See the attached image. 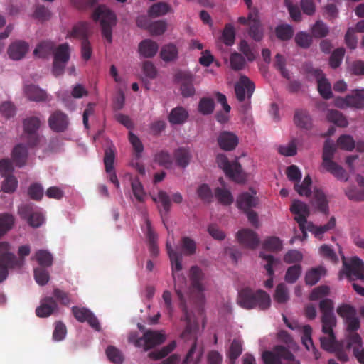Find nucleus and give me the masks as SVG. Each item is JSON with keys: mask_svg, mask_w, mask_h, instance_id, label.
Here are the masks:
<instances>
[{"mask_svg": "<svg viewBox=\"0 0 364 364\" xmlns=\"http://www.w3.org/2000/svg\"><path fill=\"white\" fill-rule=\"evenodd\" d=\"M166 250L171 264L174 291L178 297L179 307L183 314L181 320L186 322L185 329L181 336L186 339L198 326L189 311L188 306L194 305L200 308L203 305L205 275L198 266L191 267L189 275L191 287L188 289L186 277L177 273L182 269V255L173 250L168 243L166 244Z\"/></svg>", "mask_w": 364, "mask_h": 364, "instance_id": "f257e3e1", "label": "nucleus"}, {"mask_svg": "<svg viewBox=\"0 0 364 364\" xmlns=\"http://www.w3.org/2000/svg\"><path fill=\"white\" fill-rule=\"evenodd\" d=\"M333 308V301L330 299H323L319 303V309L322 314V332L326 335L320 338L321 346L323 350L329 351H334L338 347L333 331L336 325Z\"/></svg>", "mask_w": 364, "mask_h": 364, "instance_id": "f03ea898", "label": "nucleus"}, {"mask_svg": "<svg viewBox=\"0 0 364 364\" xmlns=\"http://www.w3.org/2000/svg\"><path fill=\"white\" fill-rule=\"evenodd\" d=\"M237 304L245 309L257 307L260 310H266L270 307L271 298L262 289L254 291L251 288L245 287L238 293Z\"/></svg>", "mask_w": 364, "mask_h": 364, "instance_id": "7ed1b4c3", "label": "nucleus"}, {"mask_svg": "<svg viewBox=\"0 0 364 364\" xmlns=\"http://www.w3.org/2000/svg\"><path fill=\"white\" fill-rule=\"evenodd\" d=\"M92 18L95 21H100L102 35L108 43L112 41V28L117 23L115 14L105 6H99L92 14Z\"/></svg>", "mask_w": 364, "mask_h": 364, "instance_id": "20e7f679", "label": "nucleus"}, {"mask_svg": "<svg viewBox=\"0 0 364 364\" xmlns=\"http://www.w3.org/2000/svg\"><path fill=\"white\" fill-rule=\"evenodd\" d=\"M336 151L334 143L330 139H326L323 149L322 166L338 179L347 180L345 170L333 161Z\"/></svg>", "mask_w": 364, "mask_h": 364, "instance_id": "39448f33", "label": "nucleus"}, {"mask_svg": "<svg viewBox=\"0 0 364 364\" xmlns=\"http://www.w3.org/2000/svg\"><path fill=\"white\" fill-rule=\"evenodd\" d=\"M52 73L58 77L64 73L65 68L70 58V46L68 43L55 46L53 51Z\"/></svg>", "mask_w": 364, "mask_h": 364, "instance_id": "423d86ee", "label": "nucleus"}, {"mask_svg": "<svg viewBox=\"0 0 364 364\" xmlns=\"http://www.w3.org/2000/svg\"><path fill=\"white\" fill-rule=\"evenodd\" d=\"M41 125V119L36 116L28 117L23 120V132L27 144L31 147L37 146L41 140L42 136L38 132Z\"/></svg>", "mask_w": 364, "mask_h": 364, "instance_id": "0eeeda50", "label": "nucleus"}, {"mask_svg": "<svg viewBox=\"0 0 364 364\" xmlns=\"http://www.w3.org/2000/svg\"><path fill=\"white\" fill-rule=\"evenodd\" d=\"M336 107L343 109L346 107L361 109L364 108V88L355 89L346 97H338L335 100Z\"/></svg>", "mask_w": 364, "mask_h": 364, "instance_id": "6e6552de", "label": "nucleus"}, {"mask_svg": "<svg viewBox=\"0 0 364 364\" xmlns=\"http://www.w3.org/2000/svg\"><path fill=\"white\" fill-rule=\"evenodd\" d=\"M216 161L218 166L224 171L230 178L236 182H241L244 180L242 175V166L238 161H235L231 163L227 156L223 154H218Z\"/></svg>", "mask_w": 364, "mask_h": 364, "instance_id": "1a4fd4ad", "label": "nucleus"}, {"mask_svg": "<svg viewBox=\"0 0 364 364\" xmlns=\"http://www.w3.org/2000/svg\"><path fill=\"white\" fill-rule=\"evenodd\" d=\"M338 314L342 317L347 326V331L350 333H356L360 328V323L356 316L355 309L349 304H342L337 309Z\"/></svg>", "mask_w": 364, "mask_h": 364, "instance_id": "9d476101", "label": "nucleus"}, {"mask_svg": "<svg viewBox=\"0 0 364 364\" xmlns=\"http://www.w3.org/2000/svg\"><path fill=\"white\" fill-rule=\"evenodd\" d=\"M193 80V75L188 71L179 70L174 75V81L180 85L181 95L184 97H190L194 95Z\"/></svg>", "mask_w": 364, "mask_h": 364, "instance_id": "9b49d317", "label": "nucleus"}, {"mask_svg": "<svg viewBox=\"0 0 364 364\" xmlns=\"http://www.w3.org/2000/svg\"><path fill=\"white\" fill-rule=\"evenodd\" d=\"M18 214L33 228L40 227L44 222L43 215L36 210L31 204L23 205L18 208Z\"/></svg>", "mask_w": 364, "mask_h": 364, "instance_id": "f8f14e48", "label": "nucleus"}, {"mask_svg": "<svg viewBox=\"0 0 364 364\" xmlns=\"http://www.w3.org/2000/svg\"><path fill=\"white\" fill-rule=\"evenodd\" d=\"M293 353L283 346H277L273 351L267 350L262 358L264 364H282V359H291Z\"/></svg>", "mask_w": 364, "mask_h": 364, "instance_id": "ddd939ff", "label": "nucleus"}, {"mask_svg": "<svg viewBox=\"0 0 364 364\" xmlns=\"http://www.w3.org/2000/svg\"><path fill=\"white\" fill-rule=\"evenodd\" d=\"M343 266L345 274L350 279L355 277L364 282V262L358 257H353L350 262H347L345 257L343 258Z\"/></svg>", "mask_w": 364, "mask_h": 364, "instance_id": "4468645a", "label": "nucleus"}, {"mask_svg": "<svg viewBox=\"0 0 364 364\" xmlns=\"http://www.w3.org/2000/svg\"><path fill=\"white\" fill-rule=\"evenodd\" d=\"M255 84L247 77L241 76L239 81L235 85V92L237 100L242 102L246 97L250 99L254 91Z\"/></svg>", "mask_w": 364, "mask_h": 364, "instance_id": "2eb2a0df", "label": "nucleus"}, {"mask_svg": "<svg viewBox=\"0 0 364 364\" xmlns=\"http://www.w3.org/2000/svg\"><path fill=\"white\" fill-rule=\"evenodd\" d=\"M72 313L74 317L80 323L87 322L96 331L100 330L97 318L87 308L73 306Z\"/></svg>", "mask_w": 364, "mask_h": 364, "instance_id": "dca6fc26", "label": "nucleus"}, {"mask_svg": "<svg viewBox=\"0 0 364 364\" xmlns=\"http://www.w3.org/2000/svg\"><path fill=\"white\" fill-rule=\"evenodd\" d=\"M48 126L55 132H65L69 125L68 116L60 110L53 112L48 120Z\"/></svg>", "mask_w": 364, "mask_h": 364, "instance_id": "f3484780", "label": "nucleus"}, {"mask_svg": "<svg viewBox=\"0 0 364 364\" xmlns=\"http://www.w3.org/2000/svg\"><path fill=\"white\" fill-rule=\"evenodd\" d=\"M291 212L295 215L294 220L299 226L307 223V218L310 215L309 207L307 204L299 200H294L290 207Z\"/></svg>", "mask_w": 364, "mask_h": 364, "instance_id": "a211bd4d", "label": "nucleus"}, {"mask_svg": "<svg viewBox=\"0 0 364 364\" xmlns=\"http://www.w3.org/2000/svg\"><path fill=\"white\" fill-rule=\"evenodd\" d=\"M259 257L264 262L263 266L269 277V278L264 282V287L267 289H270L273 287V277L274 274L273 268L279 264V260L274 258L272 255L264 252H260Z\"/></svg>", "mask_w": 364, "mask_h": 364, "instance_id": "6ab92c4d", "label": "nucleus"}, {"mask_svg": "<svg viewBox=\"0 0 364 364\" xmlns=\"http://www.w3.org/2000/svg\"><path fill=\"white\" fill-rule=\"evenodd\" d=\"M238 242L243 246L255 249L259 243V240L256 232L250 229H242L237 233Z\"/></svg>", "mask_w": 364, "mask_h": 364, "instance_id": "aec40b11", "label": "nucleus"}, {"mask_svg": "<svg viewBox=\"0 0 364 364\" xmlns=\"http://www.w3.org/2000/svg\"><path fill=\"white\" fill-rule=\"evenodd\" d=\"M250 191H252V193L244 192L237 198V208L243 211L255 208L258 204V198L256 196V192L252 188H250Z\"/></svg>", "mask_w": 364, "mask_h": 364, "instance_id": "412c9836", "label": "nucleus"}, {"mask_svg": "<svg viewBox=\"0 0 364 364\" xmlns=\"http://www.w3.org/2000/svg\"><path fill=\"white\" fill-rule=\"evenodd\" d=\"M58 309L56 300L52 296H46L41 299L40 306L36 309V314L38 317H48Z\"/></svg>", "mask_w": 364, "mask_h": 364, "instance_id": "4be33fe9", "label": "nucleus"}, {"mask_svg": "<svg viewBox=\"0 0 364 364\" xmlns=\"http://www.w3.org/2000/svg\"><path fill=\"white\" fill-rule=\"evenodd\" d=\"M28 43L24 41H16L10 44L7 53L9 58L14 60H19L23 58L28 51Z\"/></svg>", "mask_w": 364, "mask_h": 364, "instance_id": "5701e85b", "label": "nucleus"}, {"mask_svg": "<svg viewBox=\"0 0 364 364\" xmlns=\"http://www.w3.org/2000/svg\"><path fill=\"white\" fill-rule=\"evenodd\" d=\"M238 137L231 132L223 131L218 137V144L223 150L232 151L238 144Z\"/></svg>", "mask_w": 364, "mask_h": 364, "instance_id": "b1692460", "label": "nucleus"}, {"mask_svg": "<svg viewBox=\"0 0 364 364\" xmlns=\"http://www.w3.org/2000/svg\"><path fill=\"white\" fill-rule=\"evenodd\" d=\"M10 245L7 242H0V261L6 263L11 267H21L23 262L18 260L15 255L9 252Z\"/></svg>", "mask_w": 364, "mask_h": 364, "instance_id": "393cba45", "label": "nucleus"}, {"mask_svg": "<svg viewBox=\"0 0 364 364\" xmlns=\"http://www.w3.org/2000/svg\"><path fill=\"white\" fill-rule=\"evenodd\" d=\"M165 336L156 331L149 330L143 335V347L144 350H148L156 346L160 345L165 341Z\"/></svg>", "mask_w": 364, "mask_h": 364, "instance_id": "a878e982", "label": "nucleus"}, {"mask_svg": "<svg viewBox=\"0 0 364 364\" xmlns=\"http://www.w3.org/2000/svg\"><path fill=\"white\" fill-rule=\"evenodd\" d=\"M311 205L321 213L328 215L329 212L328 201L325 193L320 189L315 188L313 192Z\"/></svg>", "mask_w": 364, "mask_h": 364, "instance_id": "bb28decb", "label": "nucleus"}, {"mask_svg": "<svg viewBox=\"0 0 364 364\" xmlns=\"http://www.w3.org/2000/svg\"><path fill=\"white\" fill-rule=\"evenodd\" d=\"M24 93L30 101L37 102H45L48 97V95L44 90L32 84L25 86Z\"/></svg>", "mask_w": 364, "mask_h": 364, "instance_id": "cd10ccee", "label": "nucleus"}, {"mask_svg": "<svg viewBox=\"0 0 364 364\" xmlns=\"http://www.w3.org/2000/svg\"><path fill=\"white\" fill-rule=\"evenodd\" d=\"M336 226V218L334 217H331L329 221L323 225H316L311 222H309L307 225L308 231L311 232L315 237L321 240L323 237V235L328 231L333 229Z\"/></svg>", "mask_w": 364, "mask_h": 364, "instance_id": "c85d7f7f", "label": "nucleus"}, {"mask_svg": "<svg viewBox=\"0 0 364 364\" xmlns=\"http://www.w3.org/2000/svg\"><path fill=\"white\" fill-rule=\"evenodd\" d=\"M159 45L151 39H145L139 44L138 50L139 54L147 58H153L157 53Z\"/></svg>", "mask_w": 364, "mask_h": 364, "instance_id": "c756f323", "label": "nucleus"}, {"mask_svg": "<svg viewBox=\"0 0 364 364\" xmlns=\"http://www.w3.org/2000/svg\"><path fill=\"white\" fill-rule=\"evenodd\" d=\"M55 43L51 41H43L37 44L33 50V55L40 58H47L53 53Z\"/></svg>", "mask_w": 364, "mask_h": 364, "instance_id": "7c9ffc66", "label": "nucleus"}, {"mask_svg": "<svg viewBox=\"0 0 364 364\" xmlns=\"http://www.w3.org/2000/svg\"><path fill=\"white\" fill-rule=\"evenodd\" d=\"M294 122L301 129L309 130L312 127V119L306 110H296L294 114Z\"/></svg>", "mask_w": 364, "mask_h": 364, "instance_id": "2f4dec72", "label": "nucleus"}, {"mask_svg": "<svg viewBox=\"0 0 364 364\" xmlns=\"http://www.w3.org/2000/svg\"><path fill=\"white\" fill-rule=\"evenodd\" d=\"M174 159L178 166L186 168L190 163L192 155L188 147H179L174 151Z\"/></svg>", "mask_w": 364, "mask_h": 364, "instance_id": "473e14b6", "label": "nucleus"}, {"mask_svg": "<svg viewBox=\"0 0 364 364\" xmlns=\"http://www.w3.org/2000/svg\"><path fill=\"white\" fill-rule=\"evenodd\" d=\"M28 150L23 144L16 145L12 151V159L18 167H23L27 160Z\"/></svg>", "mask_w": 364, "mask_h": 364, "instance_id": "72a5a7b5", "label": "nucleus"}, {"mask_svg": "<svg viewBox=\"0 0 364 364\" xmlns=\"http://www.w3.org/2000/svg\"><path fill=\"white\" fill-rule=\"evenodd\" d=\"M326 273V269L322 267L319 266L317 267L311 268L309 271L306 272L305 275V282L307 285H315L321 278L322 276H324Z\"/></svg>", "mask_w": 364, "mask_h": 364, "instance_id": "f704fd0d", "label": "nucleus"}, {"mask_svg": "<svg viewBox=\"0 0 364 364\" xmlns=\"http://www.w3.org/2000/svg\"><path fill=\"white\" fill-rule=\"evenodd\" d=\"M188 117V112L182 107H177L171 111L168 121L172 124H181L187 120Z\"/></svg>", "mask_w": 364, "mask_h": 364, "instance_id": "c9c22d12", "label": "nucleus"}, {"mask_svg": "<svg viewBox=\"0 0 364 364\" xmlns=\"http://www.w3.org/2000/svg\"><path fill=\"white\" fill-rule=\"evenodd\" d=\"M116 158V148L114 144H110L105 149L104 164L107 173H109L114 168V163Z\"/></svg>", "mask_w": 364, "mask_h": 364, "instance_id": "e433bc0d", "label": "nucleus"}, {"mask_svg": "<svg viewBox=\"0 0 364 364\" xmlns=\"http://www.w3.org/2000/svg\"><path fill=\"white\" fill-rule=\"evenodd\" d=\"M214 195L218 201L223 205H230L234 201L231 192L225 188H215Z\"/></svg>", "mask_w": 364, "mask_h": 364, "instance_id": "4c0bfd02", "label": "nucleus"}, {"mask_svg": "<svg viewBox=\"0 0 364 364\" xmlns=\"http://www.w3.org/2000/svg\"><path fill=\"white\" fill-rule=\"evenodd\" d=\"M242 353V345L241 341L236 338L233 339L227 352V357L230 360V363L234 364Z\"/></svg>", "mask_w": 364, "mask_h": 364, "instance_id": "58836bf2", "label": "nucleus"}, {"mask_svg": "<svg viewBox=\"0 0 364 364\" xmlns=\"http://www.w3.org/2000/svg\"><path fill=\"white\" fill-rule=\"evenodd\" d=\"M160 56L164 61H173L178 57V48L173 43L165 45L161 48Z\"/></svg>", "mask_w": 364, "mask_h": 364, "instance_id": "ea45409f", "label": "nucleus"}, {"mask_svg": "<svg viewBox=\"0 0 364 364\" xmlns=\"http://www.w3.org/2000/svg\"><path fill=\"white\" fill-rule=\"evenodd\" d=\"M171 10L170 6L165 2H158L154 4L148 10V14L150 17L156 18L164 16Z\"/></svg>", "mask_w": 364, "mask_h": 364, "instance_id": "a19ab883", "label": "nucleus"}, {"mask_svg": "<svg viewBox=\"0 0 364 364\" xmlns=\"http://www.w3.org/2000/svg\"><path fill=\"white\" fill-rule=\"evenodd\" d=\"M180 247L182 252H180L182 255L191 256L196 253V243L194 240L189 237L184 236L181 240Z\"/></svg>", "mask_w": 364, "mask_h": 364, "instance_id": "79ce46f5", "label": "nucleus"}, {"mask_svg": "<svg viewBox=\"0 0 364 364\" xmlns=\"http://www.w3.org/2000/svg\"><path fill=\"white\" fill-rule=\"evenodd\" d=\"M327 119L329 122L340 127H346L348 125L346 117L341 112L336 109L328 111Z\"/></svg>", "mask_w": 364, "mask_h": 364, "instance_id": "37998d69", "label": "nucleus"}, {"mask_svg": "<svg viewBox=\"0 0 364 364\" xmlns=\"http://www.w3.org/2000/svg\"><path fill=\"white\" fill-rule=\"evenodd\" d=\"M35 259L41 266L40 267H49L52 265L53 257L47 250H39L35 253Z\"/></svg>", "mask_w": 364, "mask_h": 364, "instance_id": "c03bdc74", "label": "nucleus"}, {"mask_svg": "<svg viewBox=\"0 0 364 364\" xmlns=\"http://www.w3.org/2000/svg\"><path fill=\"white\" fill-rule=\"evenodd\" d=\"M275 34L278 39L288 41L293 37L294 29L288 24L279 25L275 28Z\"/></svg>", "mask_w": 364, "mask_h": 364, "instance_id": "a18cd8bd", "label": "nucleus"}, {"mask_svg": "<svg viewBox=\"0 0 364 364\" xmlns=\"http://www.w3.org/2000/svg\"><path fill=\"white\" fill-rule=\"evenodd\" d=\"M132 191L138 202L142 203L145 200L146 194L143 185L138 178H134L131 182Z\"/></svg>", "mask_w": 364, "mask_h": 364, "instance_id": "49530a36", "label": "nucleus"}, {"mask_svg": "<svg viewBox=\"0 0 364 364\" xmlns=\"http://www.w3.org/2000/svg\"><path fill=\"white\" fill-rule=\"evenodd\" d=\"M248 34L255 41H260L263 38V31L258 20L252 19L250 22Z\"/></svg>", "mask_w": 364, "mask_h": 364, "instance_id": "de8ad7c7", "label": "nucleus"}, {"mask_svg": "<svg viewBox=\"0 0 364 364\" xmlns=\"http://www.w3.org/2000/svg\"><path fill=\"white\" fill-rule=\"evenodd\" d=\"M14 223V218L9 213L0 214V237L5 235L11 229Z\"/></svg>", "mask_w": 364, "mask_h": 364, "instance_id": "09e8293b", "label": "nucleus"}, {"mask_svg": "<svg viewBox=\"0 0 364 364\" xmlns=\"http://www.w3.org/2000/svg\"><path fill=\"white\" fill-rule=\"evenodd\" d=\"M221 38L223 42L228 46H231L235 43V31L232 24L228 23L225 25L223 31Z\"/></svg>", "mask_w": 364, "mask_h": 364, "instance_id": "8fccbe9b", "label": "nucleus"}, {"mask_svg": "<svg viewBox=\"0 0 364 364\" xmlns=\"http://www.w3.org/2000/svg\"><path fill=\"white\" fill-rule=\"evenodd\" d=\"M317 83L318 90L322 97L326 100L332 98L333 93L331 90V85L325 76L317 81Z\"/></svg>", "mask_w": 364, "mask_h": 364, "instance_id": "3c124183", "label": "nucleus"}, {"mask_svg": "<svg viewBox=\"0 0 364 364\" xmlns=\"http://www.w3.org/2000/svg\"><path fill=\"white\" fill-rule=\"evenodd\" d=\"M176 344L175 341H172L166 346H164L160 350H154L149 353V357L153 360H159L163 358H165L168 354H169L172 350H174Z\"/></svg>", "mask_w": 364, "mask_h": 364, "instance_id": "603ef678", "label": "nucleus"}, {"mask_svg": "<svg viewBox=\"0 0 364 364\" xmlns=\"http://www.w3.org/2000/svg\"><path fill=\"white\" fill-rule=\"evenodd\" d=\"M301 274V266L300 264H295L289 267L285 274V281L289 284L295 283Z\"/></svg>", "mask_w": 364, "mask_h": 364, "instance_id": "864d4df0", "label": "nucleus"}, {"mask_svg": "<svg viewBox=\"0 0 364 364\" xmlns=\"http://www.w3.org/2000/svg\"><path fill=\"white\" fill-rule=\"evenodd\" d=\"M263 248L266 250L278 252L282 249V240L275 236L267 238L263 242Z\"/></svg>", "mask_w": 364, "mask_h": 364, "instance_id": "5fc2aeb1", "label": "nucleus"}, {"mask_svg": "<svg viewBox=\"0 0 364 364\" xmlns=\"http://www.w3.org/2000/svg\"><path fill=\"white\" fill-rule=\"evenodd\" d=\"M215 107V102L212 98L203 97L198 104V111L204 115L210 114Z\"/></svg>", "mask_w": 364, "mask_h": 364, "instance_id": "6e6d98bb", "label": "nucleus"}, {"mask_svg": "<svg viewBox=\"0 0 364 364\" xmlns=\"http://www.w3.org/2000/svg\"><path fill=\"white\" fill-rule=\"evenodd\" d=\"M274 298L279 304H284L289 300L288 289L284 283H280L277 286Z\"/></svg>", "mask_w": 364, "mask_h": 364, "instance_id": "4d7b16f0", "label": "nucleus"}, {"mask_svg": "<svg viewBox=\"0 0 364 364\" xmlns=\"http://www.w3.org/2000/svg\"><path fill=\"white\" fill-rule=\"evenodd\" d=\"M88 32L89 24L87 22H80L73 28L72 36L80 38L82 41L84 38H87Z\"/></svg>", "mask_w": 364, "mask_h": 364, "instance_id": "13d9d810", "label": "nucleus"}, {"mask_svg": "<svg viewBox=\"0 0 364 364\" xmlns=\"http://www.w3.org/2000/svg\"><path fill=\"white\" fill-rule=\"evenodd\" d=\"M129 141L134 149L136 159H139L141 157V153L144 151V146L140 139L136 135L130 132L129 133Z\"/></svg>", "mask_w": 364, "mask_h": 364, "instance_id": "bf43d9fd", "label": "nucleus"}, {"mask_svg": "<svg viewBox=\"0 0 364 364\" xmlns=\"http://www.w3.org/2000/svg\"><path fill=\"white\" fill-rule=\"evenodd\" d=\"M345 52L346 51L343 48H338L333 51L329 60V64L332 68L336 69L340 66L344 57Z\"/></svg>", "mask_w": 364, "mask_h": 364, "instance_id": "052dcab7", "label": "nucleus"}, {"mask_svg": "<svg viewBox=\"0 0 364 364\" xmlns=\"http://www.w3.org/2000/svg\"><path fill=\"white\" fill-rule=\"evenodd\" d=\"M106 355L108 359L115 364H121L124 360L123 355L121 351L112 346L107 347Z\"/></svg>", "mask_w": 364, "mask_h": 364, "instance_id": "680f3d73", "label": "nucleus"}, {"mask_svg": "<svg viewBox=\"0 0 364 364\" xmlns=\"http://www.w3.org/2000/svg\"><path fill=\"white\" fill-rule=\"evenodd\" d=\"M312 35L317 38L326 36L329 32L328 27L321 21H317L311 28Z\"/></svg>", "mask_w": 364, "mask_h": 364, "instance_id": "e2e57ef3", "label": "nucleus"}, {"mask_svg": "<svg viewBox=\"0 0 364 364\" xmlns=\"http://www.w3.org/2000/svg\"><path fill=\"white\" fill-rule=\"evenodd\" d=\"M337 144L339 148L346 151H352L355 148L353 138L348 134L341 135L337 140Z\"/></svg>", "mask_w": 364, "mask_h": 364, "instance_id": "0e129e2a", "label": "nucleus"}, {"mask_svg": "<svg viewBox=\"0 0 364 364\" xmlns=\"http://www.w3.org/2000/svg\"><path fill=\"white\" fill-rule=\"evenodd\" d=\"M18 186V181L16 178L12 175L5 176L4 181L2 182L1 190L4 193H13Z\"/></svg>", "mask_w": 364, "mask_h": 364, "instance_id": "69168bd1", "label": "nucleus"}, {"mask_svg": "<svg viewBox=\"0 0 364 364\" xmlns=\"http://www.w3.org/2000/svg\"><path fill=\"white\" fill-rule=\"evenodd\" d=\"M46 267H36L34 269V277L36 282L41 286L46 285L50 279L48 272Z\"/></svg>", "mask_w": 364, "mask_h": 364, "instance_id": "338daca9", "label": "nucleus"}, {"mask_svg": "<svg viewBox=\"0 0 364 364\" xmlns=\"http://www.w3.org/2000/svg\"><path fill=\"white\" fill-rule=\"evenodd\" d=\"M295 42L302 48H308L312 43V38L305 32H299L295 36Z\"/></svg>", "mask_w": 364, "mask_h": 364, "instance_id": "774afa93", "label": "nucleus"}]
</instances>
